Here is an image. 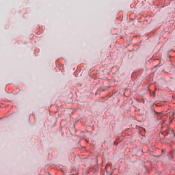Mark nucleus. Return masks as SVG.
I'll use <instances>...</instances> for the list:
<instances>
[{"label": "nucleus", "instance_id": "nucleus-1", "mask_svg": "<svg viewBox=\"0 0 175 175\" xmlns=\"http://www.w3.org/2000/svg\"><path fill=\"white\" fill-rule=\"evenodd\" d=\"M164 136L167 140H172L175 137L174 131L172 129H168L165 131Z\"/></svg>", "mask_w": 175, "mask_h": 175}, {"label": "nucleus", "instance_id": "nucleus-2", "mask_svg": "<svg viewBox=\"0 0 175 175\" xmlns=\"http://www.w3.org/2000/svg\"><path fill=\"white\" fill-rule=\"evenodd\" d=\"M170 120H171V121L173 120V116H171L170 118Z\"/></svg>", "mask_w": 175, "mask_h": 175}]
</instances>
